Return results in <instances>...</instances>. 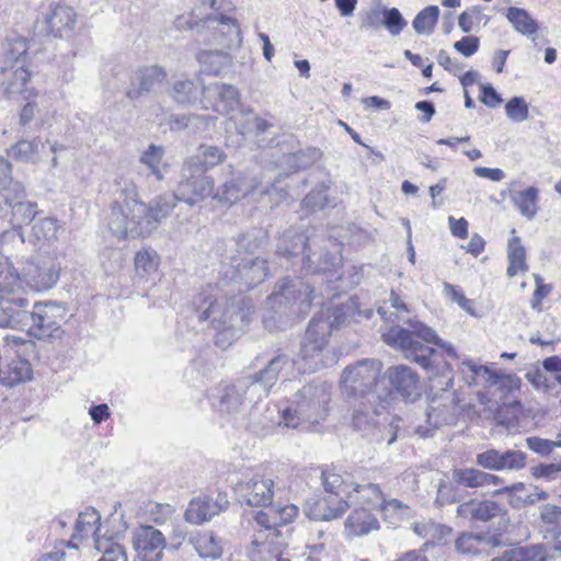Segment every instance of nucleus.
<instances>
[{
    "label": "nucleus",
    "mask_w": 561,
    "mask_h": 561,
    "mask_svg": "<svg viewBox=\"0 0 561 561\" xmlns=\"http://www.w3.org/2000/svg\"><path fill=\"white\" fill-rule=\"evenodd\" d=\"M216 291L217 288L209 285L194 298L193 308L198 321H210L218 332L216 344L220 345L239 337L251 320L253 305L242 295L219 302Z\"/></svg>",
    "instance_id": "obj_1"
},
{
    "label": "nucleus",
    "mask_w": 561,
    "mask_h": 561,
    "mask_svg": "<svg viewBox=\"0 0 561 561\" xmlns=\"http://www.w3.org/2000/svg\"><path fill=\"white\" fill-rule=\"evenodd\" d=\"M323 241V230L311 228L304 231L300 227H289L276 243L275 255L279 260L278 264L288 270L300 263L306 274L334 277L340 267V259L336 255L325 254L323 263L314 260L318 254L316 249H322Z\"/></svg>",
    "instance_id": "obj_2"
},
{
    "label": "nucleus",
    "mask_w": 561,
    "mask_h": 561,
    "mask_svg": "<svg viewBox=\"0 0 561 561\" xmlns=\"http://www.w3.org/2000/svg\"><path fill=\"white\" fill-rule=\"evenodd\" d=\"M380 317L387 321L394 323L398 320L396 312H389L383 307L378 308ZM407 327L392 324L382 332V341L390 347L400 350L404 353L405 358L416 363L423 368L431 366V357L435 350L425 343H433L455 355L454 347L444 342L436 332L416 319L401 320Z\"/></svg>",
    "instance_id": "obj_3"
},
{
    "label": "nucleus",
    "mask_w": 561,
    "mask_h": 561,
    "mask_svg": "<svg viewBox=\"0 0 561 561\" xmlns=\"http://www.w3.org/2000/svg\"><path fill=\"white\" fill-rule=\"evenodd\" d=\"M152 199L148 205L137 199L135 186L126 185L119 197L112 204L108 228L117 238L128 233L133 238H145L157 229L162 217L153 216Z\"/></svg>",
    "instance_id": "obj_4"
},
{
    "label": "nucleus",
    "mask_w": 561,
    "mask_h": 561,
    "mask_svg": "<svg viewBox=\"0 0 561 561\" xmlns=\"http://www.w3.org/2000/svg\"><path fill=\"white\" fill-rule=\"evenodd\" d=\"M214 194V180L207 175L202 161L198 158H190L185 161L181 180L174 192L169 195L156 197L153 216L168 217L178 202L194 206Z\"/></svg>",
    "instance_id": "obj_5"
},
{
    "label": "nucleus",
    "mask_w": 561,
    "mask_h": 561,
    "mask_svg": "<svg viewBox=\"0 0 561 561\" xmlns=\"http://www.w3.org/2000/svg\"><path fill=\"white\" fill-rule=\"evenodd\" d=\"M331 400L330 387L325 382H310L297 390L289 404L279 412L286 427L311 430L324 421Z\"/></svg>",
    "instance_id": "obj_6"
},
{
    "label": "nucleus",
    "mask_w": 561,
    "mask_h": 561,
    "mask_svg": "<svg viewBox=\"0 0 561 561\" xmlns=\"http://www.w3.org/2000/svg\"><path fill=\"white\" fill-rule=\"evenodd\" d=\"M336 328L331 321V310H322L309 322L300 350L293 358V365L300 373H314L336 363V356L328 348V340Z\"/></svg>",
    "instance_id": "obj_7"
},
{
    "label": "nucleus",
    "mask_w": 561,
    "mask_h": 561,
    "mask_svg": "<svg viewBox=\"0 0 561 561\" xmlns=\"http://www.w3.org/2000/svg\"><path fill=\"white\" fill-rule=\"evenodd\" d=\"M26 193L23 184H13L9 192L0 194V218L10 216L11 231H4L2 239L18 236L20 241H25L22 226L32 224L36 218L37 204L25 199Z\"/></svg>",
    "instance_id": "obj_8"
},
{
    "label": "nucleus",
    "mask_w": 561,
    "mask_h": 561,
    "mask_svg": "<svg viewBox=\"0 0 561 561\" xmlns=\"http://www.w3.org/2000/svg\"><path fill=\"white\" fill-rule=\"evenodd\" d=\"M381 364L377 359H363L348 366L341 376V388L347 398H362L368 403L377 402L374 387L380 375Z\"/></svg>",
    "instance_id": "obj_9"
},
{
    "label": "nucleus",
    "mask_w": 561,
    "mask_h": 561,
    "mask_svg": "<svg viewBox=\"0 0 561 561\" xmlns=\"http://www.w3.org/2000/svg\"><path fill=\"white\" fill-rule=\"evenodd\" d=\"M278 175L273 182L264 184L255 179H249L242 174L233 175L230 180L226 181L221 187L216 192L214 191L213 198L227 204H233L242 197L251 193H260L261 195H271L276 193L279 197L288 193L280 185V178Z\"/></svg>",
    "instance_id": "obj_10"
},
{
    "label": "nucleus",
    "mask_w": 561,
    "mask_h": 561,
    "mask_svg": "<svg viewBox=\"0 0 561 561\" xmlns=\"http://www.w3.org/2000/svg\"><path fill=\"white\" fill-rule=\"evenodd\" d=\"M64 310L53 302H36L31 310L25 330L42 341H54L64 335Z\"/></svg>",
    "instance_id": "obj_11"
},
{
    "label": "nucleus",
    "mask_w": 561,
    "mask_h": 561,
    "mask_svg": "<svg viewBox=\"0 0 561 561\" xmlns=\"http://www.w3.org/2000/svg\"><path fill=\"white\" fill-rule=\"evenodd\" d=\"M456 514L457 517L471 523H495L492 533H500V538H503V533L506 531L510 525L507 510L500 503L491 500H470L463 502L458 505Z\"/></svg>",
    "instance_id": "obj_12"
},
{
    "label": "nucleus",
    "mask_w": 561,
    "mask_h": 561,
    "mask_svg": "<svg viewBox=\"0 0 561 561\" xmlns=\"http://www.w3.org/2000/svg\"><path fill=\"white\" fill-rule=\"evenodd\" d=\"M234 492L241 504L267 506L273 502L275 483L270 477L253 473L251 476H243L237 482Z\"/></svg>",
    "instance_id": "obj_13"
},
{
    "label": "nucleus",
    "mask_w": 561,
    "mask_h": 561,
    "mask_svg": "<svg viewBox=\"0 0 561 561\" xmlns=\"http://www.w3.org/2000/svg\"><path fill=\"white\" fill-rule=\"evenodd\" d=\"M60 262L53 256L37 255L24 267V280L35 291H47L59 280Z\"/></svg>",
    "instance_id": "obj_14"
},
{
    "label": "nucleus",
    "mask_w": 561,
    "mask_h": 561,
    "mask_svg": "<svg viewBox=\"0 0 561 561\" xmlns=\"http://www.w3.org/2000/svg\"><path fill=\"white\" fill-rule=\"evenodd\" d=\"M136 552L133 561H161L167 540L162 531L151 525H140L131 533Z\"/></svg>",
    "instance_id": "obj_15"
},
{
    "label": "nucleus",
    "mask_w": 561,
    "mask_h": 561,
    "mask_svg": "<svg viewBox=\"0 0 561 561\" xmlns=\"http://www.w3.org/2000/svg\"><path fill=\"white\" fill-rule=\"evenodd\" d=\"M390 393L405 402H415L422 396V385L419 374L407 365L391 366L385 374Z\"/></svg>",
    "instance_id": "obj_16"
},
{
    "label": "nucleus",
    "mask_w": 561,
    "mask_h": 561,
    "mask_svg": "<svg viewBox=\"0 0 561 561\" xmlns=\"http://www.w3.org/2000/svg\"><path fill=\"white\" fill-rule=\"evenodd\" d=\"M252 388L253 385L247 376L226 387L220 399V410L228 414H237L245 411L248 405L262 401L259 392H252Z\"/></svg>",
    "instance_id": "obj_17"
},
{
    "label": "nucleus",
    "mask_w": 561,
    "mask_h": 561,
    "mask_svg": "<svg viewBox=\"0 0 561 561\" xmlns=\"http://www.w3.org/2000/svg\"><path fill=\"white\" fill-rule=\"evenodd\" d=\"M312 294L313 288L305 283L302 278H289L287 276L277 285V290L270 296V299L273 304L279 305L298 304V311L305 312L311 305Z\"/></svg>",
    "instance_id": "obj_18"
},
{
    "label": "nucleus",
    "mask_w": 561,
    "mask_h": 561,
    "mask_svg": "<svg viewBox=\"0 0 561 561\" xmlns=\"http://www.w3.org/2000/svg\"><path fill=\"white\" fill-rule=\"evenodd\" d=\"M526 459L522 450L490 448L477 455L476 463L490 471H518L525 468Z\"/></svg>",
    "instance_id": "obj_19"
},
{
    "label": "nucleus",
    "mask_w": 561,
    "mask_h": 561,
    "mask_svg": "<svg viewBox=\"0 0 561 561\" xmlns=\"http://www.w3.org/2000/svg\"><path fill=\"white\" fill-rule=\"evenodd\" d=\"M232 268L230 279L239 284V291L254 288L268 276L267 261L259 256H244Z\"/></svg>",
    "instance_id": "obj_20"
},
{
    "label": "nucleus",
    "mask_w": 561,
    "mask_h": 561,
    "mask_svg": "<svg viewBox=\"0 0 561 561\" xmlns=\"http://www.w3.org/2000/svg\"><path fill=\"white\" fill-rule=\"evenodd\" d=\"M77 24V13L73 8L65 4H55L50 7L46 14L39 32L54 37H69Z\"/></svg>",
    "instance_id": "obj_21"
},
{
    "label": "nucleus",
    "mask_w": 561,
    "mask_h": 561,
    "mask_svg": "<svg viewBox=\"0 0 561 561\" xmlns=\"http://www.w3.org/2000/svg\"><path fill=\"white\" fill-rule=\"evenodd\" d=\"M229 502L226 495L218 493L217 497L197 496L190 501L184 513V519L191 525H202L226 510Z\"/></svg>",
    "instance_id": "obj_22"
},
{
    "label": "nucleus",
    "mask_w": 561,
    "mask_h": 561,
    "mask_svg": "<svg viewBox=\"0 0 561 561\" xmlns=\"http://www.w3.org/2000/svg\"><path fill=\"white\" fill-rule=\"evenodd\" d=\"M425 415L432 428L456 424L460 415V408L457 403L456 396L454 393H445L440 397L433 398Z\"/></svg>",
    "instance_id": "obj_23"
},
{
    "label": "nucleus",
    "mask_w": 561,
    "mask_h": 561,
    "mask_svg": "<svg viewBox=\"0 0 561 561\" xmlns=\"http://www.w3.org/2000/svg\"><path fill=\"white\" fill-rule=\"evenodd\" d=\"M204 103L215 112L227 115L240 106V93L238 89L226 83H210L205 87Z\"/></svg>",
    "instance_id": "obj_24"
},
{
    "label": "nucleus",
    "mask_w": 561,
    "mask_h": 561,
    "mask_svg": "<svg viewBox=\"0 0 561 561\" xmlns=\"http://www.w3.org/2000/svg\"><path fill=\"white\" fill-rule=\"evenodd\" d=\"M30 313L27 298L22 296L0 298V328L25 330Z\"/></svg>",
    "instance_id": "obj_25"
},
{
    "label": "nucleus",
    "mask_w": 561,
    "mask_h": 561,
    "mask_svg": "<svg viewBox=\"0 0 561 561\" xmlns=\"http://www.w3.org/2000/svg\"><path fill=\"white\" fill-rule=\"evenodd\" d=\"M288 364L289 357L286 354L278 353L273 356L262 369L247 376L253 385L252 390H256L262 399L266 398Z\"/></svg>",
    "instance_id": "obj_26"
},
{
    "label": "nucleus",
    "mask_w": 561,
    "mask_h": 561,
    "mask_svg": "<svg viewBox=\"0 0 561 561\" xmlns=\"http://www.w3.org/2000/svg\"><path fill=\"white\" fill-rule=\"evenodd\" d=\"M504 546L503 538H500V533H463L456 542L455 548L460 553L466 554H480L485 547L495 548Z\"/></svg>",
    "instance_id": "obj_27"
},
{
    "label": "nucleus",
    "mask_w": 561,
    "mask_h": 561,
    "mask_svg": "<svg viewBox=\"0 0 561 561\" xmlns=\"http://www.w3.org/2000/svg\"><path fill=\"white\" fill-rule=\"evenodd\" d=\"M170 93L178 104H195L199 101L203 107H208L201 99L205 94V87L198 79L178 78L172 82Z\"/></svg>",
    "instance_id": "obj_28"
},
{
    "label": "nucleus",
    "mask_w": 561,
    "mask_h": 561,
    "mask_svg": "<svg viewBox=\"0 0 561 561\" xmlns=\"http://www.w3.org/2000/svg\"><path fill=\"white\" fill-rule=\"evenodd\" d=\"M344 528L348 538L362 537L379 529V522L368 508L360 507L351 512L345 520Z\"/></svg>",
    "instance_id": "obj_29"
},
{
    "label": "nucleus",
    "mask_w": 561,
    "mask_h": 561,
    "mask_svg": "<svg viewBox=\"0 0 561 561\" xmlns=\"http://www.w3.org/2000/svg\"><path fill=\"white\" fill-rule=\"evenodd\" d=\"M274 409L272 410L266 404H262V401L259 403H252L250 405L248 421L242 422L241 425L245 426L254 434L265 435L276 423L274 420Z\"/></svg>",
    "instance_id": "obj_30"
},
{
    "label": "nucleus",
    "mask_w": 561,
    "mask_h": 561,
    "mask_svg": "<svg viewBox=\"0 0 561 561\" xmlns=\"http://www.w3.org/2000/svg\"><path fill=\"white\" fill-rule=\"evenodd\" d=\"M167 78V72L162 67L149 66L139 70L138 89L128 90L126 95L130 100L138 99L141 93H149L156 90Z\"/></svg>",
    "instance_id": "obj_31"
},
{
    "label": "nucleus",
    "mask_w": 561,
    "mask_h": 561,
    "mask_svg": "<svg viewBox=\"0 0 561 561\" xmlns=\"http://www.w3.org/2000/svg\"><path fill=\"white\" fill-rule=\"evenodd\" d=\"M377 402L368 403L366 400L362 401L358 407H355L353 413V426L356 431L363 432L364 435L376 436L380 430L377 427Z\"/></svg>",
    "instance_id": "obj_32"
},
{
    "label": "nucleus",
    "mask_w": 561,
    "mask_h": 561,
    "mask_svg": "<svg viewBox=\"0 0 561 561\" xmlns=\"http://www.w3.org/2000/svg\"><path fill=\"white\" fill-rule=\"evenodd\" d=\"M347 507L345 501H339L336 506H331L327 499L308 501L306 515L312 520H332L339 518Z\"/></svg>",
    "instance_id": "obj_33"
},
{
    "label": "nucleus",
    "mask_w": 561,
    "mask_h": 561,
    "mask_svg": "<svg viewBox=\"0 0 561 561\" xmlns=\"http://www.w3.org/2000/svg\"><path fill=\"white\" fill-rule=\"evenodd\" d=\"M505 16L517 33L527 36L533 42L536 39L539 26L537 21L531 18L528 11L523 8L510 7Z\"/></svg>",
    "instance_id": "obj_34"
},
{
    "label": "nucleus",
    "mask_w": 561,
    "mask_h": 561,
    "mask_svg": "<svg viewBox=\"0 0 561 561\" xmlns=\"http://www.w3.org/2000/svg\"><path fill=\"white\" fill-rule=\"evenodd\" d=\"M2 72L4 76L7 73L9 76L3 82V84H7L5 91L9 94H32V91L27 88L31 71L24 65H10V69L7 66L2 67Z\"/></svg>",
    "instance_id": "obj_35"
},
{
    "label": "nucleus",
    "mask_w": 561,
    "mask_h": 561,
    "mask_svg": "<svg viewBox=\"0 0 561 561\" xmlns=\"http://www.w3.org/2000/svg\"><path fill=\"white\" fill-rule=\"evenodd\" d=\"M511 201L523 217L531 220L538 211L539 190L535 186H528L523 191L512 193Z\"/></svg>",
    "instance_id": "obj_36"
},
{
    "label": "nucleus",
    "mask_w": 561,
    "mask_h": 561,
    "mask_svg": "<svg viewBox=\"0 0 561 561\" xmlns=\"http://www.w3.org/2000/svg\"><path fill=\"white\" fill-rule=\"evenodd\" d=\"M507 259L508 267L506 274L510 278L516 276L519 272L525 273L528 271V265L526 264V249L522 244V239L517 236L508 240Z\"/></svg>",
    "instance_id": "obj_37"
},
{
    "label": "nucleus",
    "mask_w": 561,
    "mask_h": 561,
    "mask_svg": "<svg viewBox=\"0 0 561 561\" xmlns=\"http://www.w3.org/2000/svg\"><path fill=\"white\" fill-rule=\"evenodd\" d=\"M59 226L57 219L51 217L35 218L32 222L28 242L36 245L39 242H50L57 238Z\"/></svg>",
    "instance_id": "obj_38"
},
{
    "label": "nucleus",
    "mask_w": 561,
    "mask_h": 561,
    "mask_svg": "<svg viewBox=\"0 0 561 561\" xmlns=\"http://www.w3.org/2000/svg\"><path fill=\"white\" fill-rule=\"evenodd\" d=\"M41 140L20 139L8 149V157L23 163H35L38 158Z\"/></svg>",
    "instance_id": "obj_39"
},
{
    "label": "nucleus",
    "mask_w": 561,
    "mask_h": 561,
    "mask_svg": "<svg viewBox=\"0 0 561 561\" xmlns=\"http://www.w3.org/2000/svg\"><path fill=\"white\" fill-rule=\"evenodd\" d=\"M203 71L208 75H219L230 66V57L221 50H205L197 55Z\"/></svg>",
    "instance_id": "obj_40"
},
{
    "label": "nucleus",
    "mask_w": 561,
    "mask_h": 561,
    "mask_svg": "<svg viewBox=\"0 0 561 561\" xmlns=\"http://www.w3.org/2000/svg\"><path fill=\"white\" fill-rule=\"evenodd\" d=\"M188 542L202 558L216 559L221 556V547L217 538L210 533L191 535Z\"/></svg>",
    "instance_id": "obj_41"
},
{
    "label": "nucleus",
    "mask_w": 561,
    "mask_h": 561,
    "mask_svg": "<svg viewBox=\"0 0 561 561\" xmlns=\"http://www.w3.org/2000/svg\"><path fill=\"white\" fill-rule=\"evenodd\" d=\"M355 499L363 506L362 508H379L381 502H383V495L378 484H356L354 486Z\"/></svg>",
    "instance_id": "obj_42"
},
{
    "label": "nucleus",
    "mask_w": 561,
    "mask_h": 561,
    "mask_svg": "<svg viewBox=\"0 0 561 561\" xmlns=\"http://www.w3.org/2000/svg\"><path fill=\"white\" fill-rule=\"evenodd\" d=\"M94 549L102 554L98 561H128L125 547L111 538L96 537Z\"/></svg>",
    "instance_id": "obj_43"
},
{
    "label": "nucleus",
    "mask_w": 561,
    "mask_h": 561,
    "mask_svg": "<svg viewBox=\"0 0 561 561\" xmlns=\"http://www.w3.org/2000/svg\"><path fill=\"white\" fill-rule=\"evenodd\" d=\"M374 311L371 309H366L364 311H360L358 309L357 300L354 298H350L345 304H342L340 306H336L331 311V319L332 322H334V325L339 328L342 325L346 318L355 319L358 317H365L366 319H370Z\"/></svg>",
    "instance_id": "obj_44"
},
{
    "label": "nucleus",
    "mask_w": 561,
    "mask_h": 561,
    "mask_svg": "<svg viewBox=\"0 0 561 561\" xmlns=\"http://www.w3.org/2000/svg\"><path fill=\"white\" fill-rule=\"evenodd\" d=\"M136 274L139 278H147L157 272L159 255L154 250L141 249L134 259Z\"/></svg>",
    "instance_id": "obj_45"
},
{
    "label": "nucleus",
    "mask_w": 561,
    "mask_h": 561,
    "mask_svg": "<svg viewBox=\"0 0 561 561\" xmlns=\"http://www.w3.org/2000/svg\"><path fill=\"white\" fill-rule=\"evenodd\" d=\"M279 547L277 542L255 537L247 548V556L252 561H274Z\"/></svg>",
    "instance_id": "obj_46"
},
{
    "label": "nucleus",
    "mask_w": 561,
    "mask_h": 561,
    "mask_svg": "<svg viewBox=\"0 0 561 561\" xmlns=\"http://www.w3.org/2000/svg\"><path fill=\"white\" fill-rule=\"evenodd\" d=\"M439 16L437 5H428L421 10L412 22V26L417 34L430 35L433 33Z\"/></svg>",
    "instance_id": "obj_47"
},
{
    "label": "nucleus",
    "mask_w": 561,
    "mask_h": 561,
    "mask_svg": "<svg viewBox=\"0 0 561 561\" xmlns=\"http://www.w3.org/2000/svg\"><path fill=\"white\" fill-rule=\"evenodd\" d=\"M540 519L546 527V533L552 538L561 535V507L552 504L542 505Z\"/></svg>",
    "instance_id": "obj_48"
},
{
    "label": "nucleus",
    "mask_w": 561,
    "mask_h": 561,
    "mask_svg": "<svg viewBox=\"0 0 561 561\" xmlns=\"http://www.w3.org/2000/svg\"><path fill=\"white\" fill-rule=\"evenodd\" d=\"M510 495V503L514 508H523L535 504V496L531 485L527 488L524 483H515L503 489Z\"/></svg>",
    "instance_id": "obj_49"
},
{
    "label": "nucleus",
    "mask_w": 561,
    "mask_h": 561,
    "mask_svg": "<svg viewBox=\"0 0 561 561\" xmlns=\"http://www.w3.org/2000/svg\"><path fill=\"white\" fill-rule=\"evenodd\" d=\"M28 46L24 37L13 36L8 38L5 48V64L24 65V57L27 54Z\"/></svg>",
    "instance_id": "obj_50"
},
{
    "label": "nucleus",
    "mask_w": 561,
    "mask_h": 561,
    "mask_svg": "<svg viewBox=\"0 0 561 561\" xmlns=\"http://www.w3.org/2000/svg\"><path fill=\"white\" fill-rule=\"evenodd\" d=\"M162 157L163 148L156 145H150L140 157V162L150 169L151 174H153L158 181H162L164 178L163 170L160 167Z\"/></svg>",
    "instance_id": "obj_51"
},
{
    "label": "nucleus",
    "mask_w": 561,
    "mask_h": 561,
    "mask_svg": "<svg viewBox=\"0 0 561 561\" xmlns=\"http://www.w3.org/2000/svg\"><path fill=\"white\" fill-rule=\"evenodd\" d=\"M217 23L221 27L227 28V35L229 36V43L227 45L233 44L236 41L240 42V27L236 19H232L222 13L208 15L203 20V26L209 24Z\"/></svg>",
    "instance_id": "obj_52"
},
{
    "label": "nucleus",
    "mask_w": 561,
    "mask_h": 561,
    "mask_svg": "<svg viewBox=\"0 0 561 561\" xmlns=\"http://www.w3.org/2000/svg\"><path fill=\"white\" fill-rule=\"evenodd\" d=\"M453 481L465 488L482 486V471L476 468H457L451 473Z\"/></svg>",
    "instance_id": "obj_53"
},
{
    "label": "nucleus",
    "mask_w": 561,
    "mask_h": 561,
    "mask_svg": "<svg viewBox=\"0 0 561 561\" xmlns=\"http://www.w3.org/2000/svg\"><path fill=\"white\" fill-rule=\"evenodd\" d=\"M381 14V23L392 36H398L408 24L397 8H382Z\"/></svg>",
    "instance_id": "obj_54"
},
{
    "label": "nucleus",
    "mask_w": 561,
    "mask_h": 561,
    "mask_svg": "<svg viewBox=\"0 0 561 561\" xmlns=\"http://www.w3.org/2000/svg\"><path fill=\"white\" fill-rule=\"evenodd\" d=\"M197 151L198 153L193 158L201 159L206 171L208 168L218 165L226 158L224 151L216 146L201 145Z\"/></svg>",
    "instance_id": "obj_55"
},
{
    "label": "nucleus",
    "mask_w": 561,
    "mask_h": 561,
    "mask_svg": "<svg viewBox=\"0 0 561 561\" xmlns=\"http://www.w3.org/2000/svg\"><path fill=\"white\" fill-rule=\"evenodd\" d=\"M506 116L516 123H522L528 118V104L523 96H514L505 104Z\"/></svg>",
    "instance_id": "obj_56"
},
{
    "label": "nucleus",
    "mask_w": 561,
    "mask_h": 561,
    "mask_svg": "<svg viewBox=\"0 0 561 561\" xmlns=\"http://www.w3.org/2000/svg\"><path fill=\"white\" fill-rule=\"evenodd\" d=\"M101 519L100 514L92 507L81 512L75 524V531L72 539L79 538L83 533L89 531L93 525L99 524Z\"/></svg>",
    "instance_id": "obj_57"
},
{
    "label": "nucleus",
    "mask_w": 561,
    "mask_h": 561,
    "mask_svg": "<svg viewBox=\"0 0 561 561\" xmlns=\"http://www.w3.org/2000/svg\"><path fill=\"white\" fill-rule=\"evenodd\" d=\"M328 203L327 188L324 186L312 190L304 199L302 207L313 213L322 210Z\"/></svg>",
    "instance_id": "obj_58"
},
{
    "label": "nucleus",
    "mask_w": 561,
    "mask_h": 561,
    "mask_svg": "<svg viewBox=\"0 0 561 561\" xmlns=\"http://www.w3.org/2000/svg\"><path fill=\"white\" fill-rule=\"evenodd\" d=\"M561 473V460L559 462L539 463L531 468V474L536 479H545L547 481H553L560 477Z\"/></svg>",
    "instance_id": "obj_59"
},
{
    "label": "nucleus",
    "mask_w": 561,
    "mask_h": 561,
    "mask_svg": "<svg viewBox=\"0 0 561 561\" xmlns=\"http://www.w3.org/2000/svg\"><path fill=\"white\" fill-rule=\"evenodd\" d=\"M322 485L324 491L331 494L339 495L343 491L345 481L343 477L333 470H323L321 473Z\"/></svg>",
    "instance_id": "obj_60"
},
{
    "label": "nucleus",
    "mask_w": 561,
    "mask_h": 561,
    "mask_svg": "<svg viewBox=\"0 0 561 561\" xmlns=\"http://www.w3.org/2000/svg\"><path fill=\"white\" fill-rule=\"evenodd\" d=\"M174 514V507L167 503H153L148 508L150 520L158 525L164 524Z\"/></svg>",
    "instance_id": "obj_61"
},
{
    "label": "nucleus",
    "mask_w": 561,
    "mask_h": 561,
    "mask_svg": "<svg viewBox=\"0 0 561 561\" xmlns=\"http://www.w3.org/2000/svg\"><path fill=\"white\" fill-rule=\"evenodd\" d=\"M444 293L470 314H474L473 300L467 298L455 285L444 283Z\"/></svg>",
    "instance_id": "obj_62"
},
{
    "label": "nucleus",
    "mask_w": 561,
    "mask_h": 561,
    "mask_svg": "<svg viewBox=\"0 0 561 561\" xmlns=\"http://www.w3.org/2000/svg\"><path fill=\"white\" fill-rule=\"evenodd\" d=\"M430 539L422 546L423 548H427L430 546H434L436 543H443L446 541V539L451 535L453 528L444 525L433 522L430 526Z\"/></svg>",
    "instance_id": "obj_63"
},
{
    "label": "nucleus",
    "mask_w": 561,
    "mask_h": 561,
    "mask_svg": "<svg viewBox=\"0 0 561 561\" xmlns=\"http://www.w3.org/2000/svg\"><path fill=\"white\" fill-rule=\"evenodd\" d=\"M522 550L525 561H548L552 559L548 547L545 545L522 546Z\"/></svg>",
    "instance_id": "obj_64"
}]
</instances>
